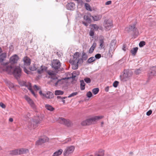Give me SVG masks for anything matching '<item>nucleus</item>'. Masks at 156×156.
Here are the masks:
<instances>
[{"label": "nucleus", "mask_w": 156, "mask_h": 156, "mask_svg": "<svg viewBox=\"0 0 156 156\" xmlns=\"http://www.w3.org/2000/svg\"><path fill=\"white\" fill-rule=\"evenodd\" d=\"M3 69L9 73H13L14 77L17 79L20 78L21 75V69L19 66L14 68L9 63H4Z\"/></svg>", "instance_id": "f257e3e1"}, {"label": "nucleus", "mask_w": 156, "mask_h": 156, "mask_svg": "<svg viewBox=\"0 0 156 156\" xmlns=\"http://www.w3.org/2000/svg\"><path fill=\"white\" fill-rule=\"evenodd\" d=\"M41 120L39 116L35 117L30 120L28 124V128L30 129H34L38 127L41 123Z\"/></svg>", "instance_id": "f03ea898"}, {"label": "nucleus", "mask_w": 156, "mask_h": 156, "mask_svg": "<svg viewBox=\"0 0 156 156\" xmlns=\"http://www.w3.org/2000/svg\"><path fill=\"white\" fill-rule=\"evenodd\" d=\"M103 117V116H95L92 118L87 119L83 121L81 123L82 126H85L89 125L94 123L97 120L101 119Z\"/></svg>", "instance_id": "7ed1b4c3"}, {"label": "nucleus", "mask_w": 156, "mask_h": 156, "mask_svg": "<svg viewBox=\"0 0 156 156\" xmlns=\"http://www.w3.org/2000/svg\"><path fill=\"white\" fill-rule=\"evenodd\" d=\"M133 74V72L131 70L125 69L123 74L120 76L121 80L122 82L126 81L132 76Z\"/></svg>", "instance_id": "20e7f679"}, {"label": "nucleus", "mask_w": 156, "mask_h": 156, "mask_svg": "<svg viewBox=\"0 0 156 156\" xmlns=\"http://www.w3.org/2000/svg\"><path fill=\"white\" fill-rule=\"evenodd\" d=\"M58 122L60 123L64 124L68 127L72 125V122L69 119H66L62 117L59 118Z\"/></svg>", "instance_id": "39448f33"}, {"label": "nucleus", "mask_w": 156, "mask_h": 156, "mask_svg": "<svg viewBox=\"0 0 156 156\" xmlns=\"http://www.w3.org/2000/svg\"><path fill=\"white\" fill-rule=\"evenodd\" d=\"M103 26L106 30H109L113 27L112 21L109 19L105 20L104 22Z\"/></svg>", "instance_id": "423d86ee"}, {"label": "nucleus", "mask_w": 156, "mask_h": 156, "mask_svg": "<svg viewBox=\"0 0 156 156\" xmlns=\"http://www.w3.org/2000/svg\"><path fill=\"white\" fill-rule=\"evenodd\" d=\"M61 66V63L59 60L58 59L54 60L52 62L51 66L52 68L55 70L58 69Z\"/></svg>", "instance_id": "0eeeda50"}, {"label": "nucleus", "mask_w": 156, "mask_h": 156, "mask_svg": "<svg viewBox=\"0 0 156 156\" xmlns=\"http://www.w3.org/2000/svg\"><path fill=\"white\" fill-rule=\"evenodd\" d=\"M74 147L73 146L67 147L64 151L63 154L65 156L68 155L69 154L73 153L74 150Z\"/></svg>", "instance_id": "6e6552de"}, {"label": "nucleus", "mask_w": 156, "mask_h": 156, "mask_svg": "<svg viewBox=\"0 0 156 156\" xmlns=\"http://www.w3.org/2000/svg\"><path fill=\"white\" fill-rule=\"evenodd\" d=\"M49 139L48 137L46 136H44L39 138L36 142V144L37 145H40L42 144L48 142Z\"/></svg>", "instance_id": "1a4fd4ad"}, {"label": "nucleus", "mask_w": 156, "mask_h": 156, "mask_svg": "<svg viewBox=\"0 0 156 156\" xmlns=\"http://www.w3.org/2000/svg\"><path fill=\"white\" fill-rule=\"evenodd\" d=\"M47 73L49 76L48 77L51 79V81L53 82V81L57 79V77L56 76V75L53 71H48L47 72Z\"/></svg>", "instance_id": "9d476101"}, {"label": "nucleus", "mask_w": 156, "mask_h": 156, "mask_svg": "<svg viewBox=\"0 0 156 156\" xmlns=\"http://www.w3.org/2000/svg\"><path fill=\"white\" fill-rule=\"evenodd\" d=\"M75 56L74 57L73 59H70L69 62L72 64H78V56H79V53L78 52H76L74 55Z\"/></svg>", "instance_id": "9b49d317"}, {"label": "nucleus", "mask_w": 156, "mask_h": 156, "mask_svg": "<svg viewBox=\"0 0 156 156\" xmlns=\"http://www.w3.org/2000/svg\"><path fill=\"white\" fill-rule=\"evenodd\" d=\"M24 98L27 100V102L34 109L36 108V106L34 102L27 95H25L24 97Z\"/></svg>", "instance_id": "f8f14e48"}, {"label": "nucleus", "mask_w": 156, "mask_h": 156, "mask_svg": "<svg viewBox=\"0 0 156 156\" xmlns=\"http://www.w3.org/2000/svg\"><path fill=\"white\" fill-rule=\"evenodd\" d=\"M116 41L115 40H113L111 41L110 44V48L109 51V53L114 51L116 47Z\"/></svg>", "instance_id": "ddd939ff"}, {"label": "nucleus", "mask_w": 156, "mask_h": 156, "mask_svg": "<svg viewBox=\"0 0 156 156\" xmlns=\"http://www.w3.org/2000/svg\"><path fill=\"white\" fill-rule=\"evenodd\" d=\"M19 59L18 56L16 55H14L10 58V62L11 64L15 63L17 62Z\"/></svg>", "instance_id": "4468645a"}, {"label": "nucleus", "mask_w": 156, "mask_h": 156, "mask_svg": "<svg viewBox=\"0 0 156 156\" xmlns=\"http://www.w3.org/2000/svg\"><path fill=\"white\" fill-rule=\"evenodd\" d=\"M66 6L68 10H73L75 8V4L73 2H70L68 3Z\"/></svg>", "instance_id": "2eb2a0df"}, {"label": "nucleus", "mask_w": 156, "mask_h": 156, "mask_svg": "<svg viewBox=\"0 0 156 156\" xmlns=\"http://www.w3.org/2000/svg\"><path fill=\"white\" fill-rule=\"evenodd\" d=\"M24 64L26 66H29L30 64V59L28 57H25L23 59Z\"/></svg>", "instance_id": "dca6fc26"}, {"label": "nucleus", "mask_w": 156, "mask_h": 156, "mask_svg": "<svg viewBox=\"0 0 156 156\" xmlns=\"http://www.w3.org/2000/svg\"><path fill=\"white\" fill-rule=\"evenodd\" d=\"M44 97L47 98H52L54 97V94L52 92L48 91L45 94V95H44Z\"/></svg>", "instance_id": "f3484780"}, {"label": "nucleus", "mask_w": 156, "mask_h": 156, "mask_svg": "<svg viewBox=\"0 0 156 156\" xmlns=\"http://www.w3.org/2000/svg\"><path fill=\"white\" fill-rule=\"evenodd\" d=\"M47 69V68L45 66H41L40 69H38L37 70V72L38 73L41 74L43 73Z\"/></svg>", "instance_id": "a211bd4d"}, {"label": "nucleus", "mask_w": 156, "mask_h": 156, "mask_svg": "<svg viewBox=\"0 0 156 156\" xmlns=\"http://www.w3.org/2000/svg\"><path fill=\"white\" fill-rule=\"evenodd\" d=\"M19 154H22L27 153L29 152V150L25 148H21L19 150Z\"/></svg>", "instance_id": "6ab92c4d"}, {"label": "nucleus", "mask_w": 156, "mask_h": 156, "mask_svg": "<svg viewBox=\"0 0 156 156\" xmlns=\"http://www.w3.org/2000/svg\"><path fill=\"white\" fill-rule=\"evenodd\" d=\"M91 17L94 21H97L101 19L102 16L100 15H96L94 16H92Z\"/></svg>", "instance_id": "aec40b11"}, {"label": "nucleus", "mask_w": 156, "mask_h": 156, "mask_svg": "<svg viewBox=\"0 0 156 156\" xmlns=\"http://www.w3.org/2000/svg\"><path fill=\"white\" fill-rule=\"evenodd\" d=\"M62 149H59L55 152L52 156H59L62 154Z\"/></svg>", "instance_id": "412c9836"}, {"label": "nucleus", "mask_w": 156, "mask_h": 156, "mask_svg": "<svg viewBox=\"0 0 156 156\" xmlns=\"http://www.w3.org/2000/svg\"><path fill=\"white\" fill-rule=\"evenodd\" d=\"M6 57V53H3L0 55V62H2Z\"/></svg>", "instance_id": "4be33fe9"}, {"label": "nucleus", "mask_w": 156, "mask_h": 156, "mask_svg": "<svg viewBox=\"0 0 156 156\" xmlns=\"http://www.w3.org/2000/svg\"><path fill=\"white\" fill-rule=\"evenodd\" d=\"M96 45V44L95 43H94L93 44L92 46L91 47L89 50V53H92L94 50Z\"/></svg>", "instance_id": "5701e85b"}, {"label": "nucleus", "mask_w": 156, "mask_h": 156, "mask_svg": "<svg viewBox=\"0 0 156 156\" xmlns=\"http://www.w3.org/2000/svg\"><path fill=\"white\" fill-rule=\"evenodd\" d=\"M45 107L47 109L50 111H53L55 109L54 108L48 104L45 105Z\"/></svg>", "instance_id": "b1692460"}, {"label": "nucleus", "mask_w": 156, "mask_h": 156, "mask_svg": "<svg viewBox=\"0 0 156 156\" xmlns=\"http://www.w3.org/2000/svg\"><path fill=\"white\" fill-rule=\"evenodd\" d=\"M19 151L18 150H15L10 151L9 152V154L12 155H16L19 154Z\"/></svg>", "instance_id": "393cba45"}, {"label": "nucleus", "mask_w": 156, "mask_h": 156, "mask_svg": "<svg viewBox=\"0 0 156 156\" xmlns=\"http://www.w3.org/2000/svg\"><path fill=\"white\" fill-rule=\"evenodd\" d=\"M80 89L81 90H83L85 89V83L83 80H80Z\"/></svg>", "instance_id": "a878e982"}, {"label": "nucleus", "mask_w": 156, "mask_h": 156, "mask_svg": "<svg viewBox=\"0 0 156 156\" xmlns=\"http://www.w3.org/2000/svg\"><path fill=\"white\" fill-rule=\"evenodd\" d=\"M151 75H156V66L153 67L151 69Z\"/></svg>", "instance_id": "bb28decb"}, {"label": "nucleus", "mask_w": 156, "mask_h": 156, "mask_svg": "<svg viewBox=\"0 0 156 156\" xmlns=\"http://www.w3.org/2000/svg\"><path fill=\"white\" fill-rule=\"evenodd\" d=\"M63 79L58 80L55 83V86H57L58 85H60L63 84Z\"/></svg>", "instance_id": "cd10ccee"}, {"label": "nucleus", "mask_w": 156, "mask_h": 156, "mask_svg": "<svg viewBox=\"0 0 156 156\" xmlns=\"http://www.w3.org/2000/svg\"><path fill=\"white\" fill-rule=\"evenodd\" d=\"M104 37H102L99 40L100 46L101 48H102L104 46Z\"/></svg>", "instance_id": "c85d7f7f"}, {"label": "nucleus", "mask_w": 156, "mask_h": 156, "mask_svg": "<svg viewBox=\"0 0 156 156\" xmlns=\"http://www.w3.org/2000/svg\"><path fill=\"white\" fill-rule=\"evenodd\" d=\"M55 93L56 95H62L63 94L64 92L61 90H56L55 91Z\"/></svg>", "instance_id": "c756f323"}, {"label": "nucleus", "mask_w": 156, "mask_h": 156, "mask_svg": "<svg viewBox=\"0 0 156 156\" xmlns=\"http://www.w3.org/2000/svg\"><path fill=\"white\" fill-rule=\"evenodd\" d=\"M138 48L137 47L134 48L133 49H132L131 51V52L132 54L133 55H135L137 51Z\"/></svg>", "instance_id": "7c9ffc66"}, {"label": "nucleus", "mask_w": 156, "mask_h": 156, "mask_svg": "<svg viewBox=\"0 0 156 156\" xmlns=\"http://www.w3.org/2000/svg\"><path fill=\"white\" fill-rule=\"evenodd\" d=\"M92 28H91L92 30H98L99 29L98 26L96 24H93L91 25Z\"/></svg>", "instance_id": "2f4dec72"}, {"label": "nucleus", "mask_w": 156, "mask_h": 156, "mask_svg": "<svg viewBox=\"0 0 156 156\" xmlns=\"http://www.w3.org/2000/svg\"><path fill=\"white\" fill-rule=\"evenodd\" d=\"M23 85L27 87L28 89L29 90L30 89H31V84L29 83H27L25 82H23Z\"/></svg>", "instance_id": "473e14b6"}, {"label": "nucleus", "mask_w": 156, "mask_h": 156, "mask_svg": "<svg viewBox=\"0 0 156 156\" xmlns=\"http://www.w3.org/2000/svg\"><path fill=\"white\" fill-rule=\"evenodd\" d=\"M96 60V58L94 57H92L90 58L87 60L88 63H90Z\"/></svg>", "instance_id": "72a5a7b5"}, {"label": "nucleus", "mask_w": 156, "mask_h": 156, "mask_svg": "<svg viewBox=\"0 0 156 156\" xmlns=\"http://www.w3.org/2000/svg\"><path fill=\"white\" fill-rule=\"evenodd\" d=\"M82 58L83 60H86L87 58V55L83 51L82 53Z\"/></svg>", "instance_id": "f704fd0d"}, {"label": "nucleus", "mask_w": 156, "mask_h": 156, "mask_svg": "<svg viewBox=\"0 0 156 156\" xmlns=\"http://www.w3.org/2000/svg\"><path fill=\"white\" fill-rule=\"evenodd\" d=\"M129 29L133 31L134 32H136V30L135 25L130 26L129 27Z\"/></svg>", "instance_id": "c9c22d12"}, {"label": "nucleus", "mask_w": 156, "mask_h": 156, "mask_svg": "<svg viewBox=\"0 0 156 156\" xmlns=\"http://www.w3.org/2000/svg\"><path fill=\"white\" fill-rule=\"evenodd\" d=\"M85 6L87 10L89 11H91V7L90 5L87 3L85 4Z\"/></svg>", "instance_id": "e433bc0d"}, {"label": "nucleus", "mask_w": 156, "mask_h": 156, "mask_svg": "<svg viewBox=\"0 0 156 156\" xmlns=\"http://www.w3.org/2000/svg\"><path fill=\"white\" fill-rule=\"evenodd\" d=\"M30 70L32 71H34L37 69V67L35 65H33V66H31L30 67Z\"/></svg>", "instance_id": "4c0bfd02"}, {"label": "nucleus", "mask_w": 156, "mask_h": 156, "mask_svg": "<svg viewBox=\"0 0 156 156\" xmlns=\"http://www.w3.org/2000/svg\"><path fill=\"white\" fill-rule=\"evenodd\" d=\"M99 89L98 88H96L92 90V92L94 94H96L98 93L99 92Z\"/></svg>", "instance_id": "58836bf2"}, {"label": "nucleus", "mask_w": 156, "mask_h": 156, "mask_svg": "<svg viewBox=\"0 0 156 156\" xmlns=\"http://www.w3.org/2000/svg\"><path fill=\"white\" fill-rule=\"evenodd\" d=\"M84 19L88 22L89 23L90 22L91 20L87 16L85 15L83 17Z\"/></svg>", "instance_id": "ea45409f"}, {"label": "nucleus", "mask_w": 156, "mask_h": 156, "mask_svg": "<svg viewBox=\"0 0 156 156\" xmlns=\"http://www.w3.org/2000/svg\"><path fill=\"white\" fill-rule=\"evenodd\" d=\"M141 72V70L140 68L136 69L134 71V73L136 74H139Z\"/></svg>", "instance_id": "a19ab883"}, {"label": "nucleus", "mask_w": 156, "mask_h": 156, "mask_svg": "<svg viewBox=\"0 0 156 156\" xmlns=\"http://www.w3.org/2000/svg\"><path fill=\"white\" fill-rule=\"evenodd\" d=\"M73 66L72 68L73 69L76 70L78 69V64H72Z\"/></svg>", "instance_id": "79ce46f5"}, {"label": "nucleus", "mask_w": 156, "mask_h": 156, "mask_svg": "<svg viewBox=\"0 0 156 156\" xmlns=\"http://www.w3.org/2000/svg\"><path fill=\"white\" fill-rule=\"evenodd\" d=\"M84 80L87 83H90L91 81L90 78L88 77H86L84 78Z\"/></svg>", "instance_id": "37998d69"}, {"label": "nucleus", "mask_w": 156, "mask_h": 156, "mask_svg": "<svg viewBox=\"0 0 156 156\" xmlns=\"http://www.w3.org/2000/svg\"><path fill=\"white\" fill-rule=\"evenodd\" d=\"M78 94V93L77 92H73L70 94L69 96H68V98H70L71 97H73L77 95Z\"/></svg>", "instance_id": "c03bdc74"}, {"label": "nucleus", "mask_w": 156, "mask_h": 156, "mask_svg": "<svg viewBox=\"0 0 156 156\" xmlns=\"http://www.w3.org/2000/svg\"><path fill=\"white\" fill-rule=\"evenodd\" d=\"M145 44V42L144 41H140L139 44V46L140 47H143Z\"/></svg>", "instance_id": "a18cd8bd"}, {"label": "nucleus", "mask_w": 156, "mask_h": 156, "mask_svg": "<svg viewBox=\"0 0 156 156\" xmlns=\"http://www.w3.org/2000/svg\"><path fill=\"white\" fill-rule=\"evenodd\" d=\"M119 82L117 81H115L113 83V85L115 87H116L118 86Z\"/></svg>", "instance_id": "49530a36"}, {"label": "nucleus", "mask_w": 156, "mask_h": 156, "mask_svg": "<svg viewBox=\"0 0 156 156\" xmlns=\"http://www.w3.org/2000/svg\"><path fill=\"white\" fill-rule=\"evenodd\" d=\"M92 95V94L90 91L88 92L87 94V96L89 98H90L91 97Z\"/></svg>", "instance_id": "de8ad7c7"}, {"label": "nucleus", "mask_w": 156, "mask_h": 156, "mask_svg": "<svg viewBox=\"0 0 156 156\" xmlns=\"http://www.w3.org/2000/svg\"><path fill=\"white\" fill-rule=\"evenodd\" d=\"M94 31L93 30L91 29L89 32V35L91 37L94 36Z\"/></svg>", "instance_id": "09e8293b"}, {"label": "nucleus", "mask_w": 156, "mask_h": 156, "mask_svg": "<svg viewBox=\"0 0 156 156\" xmlns=\"http://www.w3.org/2000/svg\"><path fill=\"white\" fill-rule=\"evenodd\" d=\"M101 57V55L100 54H96L95 56V58H96V59H99Z\"/></svg>", "instance_id": "8fccbe9b"}, {"label": "nucleus", "mask_w": 156, "mask_h": 156, "mask_svg": "<svg viewBox=\"0 0 156 156\" xmlns=\"http://www.w3.org/2000/svg\"><path fill=\"white\" fill-rule=\"evenodd\" d=\"M78 63H81L83 62V60L82 58H79V56H78Z\"/></svg>", "instance_id": "3c124183"}, {"label": "nucleus", "mask_w": 156, "mask_h": 156, "mask_svg": "<svg viewBox=\"0 0 156 156\" xmlns=\"http://www.w3.org/2000/svg\"><path fill=\"white\" fill-rule=\"evenodd\" d=\"M0 106L3 108H5L6 107L5 105L2 102L0 103Z\"/></svg>", "instance_id": "603ef678"}, {"label": "nucleus", "mask_w": 156, "mask_h": 156, "mask_svg": "<svg viewBox=\"0 0 156 156\" xmlns=\"http://www.w3.org/2000/svg\"><path fill=\"white\" fill-rule=\"evenodd\" d=\"M29 90H30L31 93H32V94L34 95V96L35 97H36V95L34 91L33 90L31 89H30Z\"/></svg>", "instance_id": "864d4df0"}, {"label": "nucleus", "mask_w": 156, "mask_h": 156, "mask_svg": "<svg viewBox=\"0 0 156 156\" xmlns=\"http://www.w3.org/2000/svg\"><path fill=\"white\" fill-rule=\"evenodd\" d=\"M152 113V111L151 110H150L149 111H148L146 113V115L148 116H149Z\"/></svg>", "instance_id": "5fc2aeb1"}, {"label": "nucleus", "mask_w": 156, "mask_h": 156, "mask_svg": "<svg viewBox=\"0 0 156 156\" xmlns=\"http://www.w3.org/2000/svg\"><path fill=\"white\" fill-rule=\"evenodd\" d=\"M73 74H75V75H78L80 74V72L79 71H74L73 72Z\"/></svg>", "instance_id": "6e6d98bb"}, {"label": "nucleus", "mask_w": 156, "mask_h": 156, "mask_svg": "<svg viewBox=\"0 0 156 156\" xmlns=\"http://www.w3.org/2000/svg\"><path fill=\"white\" fill-rule=\"evenodd\" d=\"M34 89H36L37 90H38L40 89L39 87L37 86L36 85H35L34 86Z\"/></svg>", "instance_id": "4d7b16f0"}, {"label": "nucleus", "mask_w": 156, "mask_h": 156, "mask_svg": "<svg viewBox=\"0 0 156 156\" xmlns=\"http://www.w3.org/2000/svg\"><path fill=\"white\" fill-rule=\"evenodd\" d=\"M99 152L100 153H101V156H103L104 155V151L103 150H100L99 151Z\"/></svg>", "instance_id": "13d9d810"}, {"label": "nucleus", "mask_w": 156, "mask_h": 156, "mask_svg": "<svg viewBox=\"0 0 156 156\" xmlns=\"http://www.w3.org/2000/svg\"><path fill=\"white\" fill-rule=\"evenodd\" d=\"M24 71L27 74H28L29 73V71H28L26 68H24L23 69Z\"/></svg>", "instance_id": "bf43d9fd"}, {"label": "nucleus", "mask_w": 156, "mask_h": 156, "mask_svg": "<svg viewBox=\"0 0 156 156\" xmlns=\"http://www.w3.org/2000/svg\"><path fill=\"white\" fill-rule=\"evenodd\" d=\"M111 3H112V2L111 1H108L105 3V5H110L111 4Z\"/></svg>", "instance_id": "052dcab7"}, {"label": "nucleus", "mask_w": 156, "mask_h": 156, "mask_svg": "<svg viewBox=\"0 0 156 156\" xmlns=\"http://www.w3.org/2000/svg\"><path fill=\"white\" fill-rule=\"evenodd\" d=\"M39 93L41 95L43 96L44 97V95H45V94L42 93V91H40Z\"/></svg>", "instance_id": "680f3d73"}, {"label": "nucleus", "mask_w": 156, "mask_h": 156, "mask_svg": "<svg viewBox=\"0 0 156 156\" xmlns=\"http://www.w3.org/2000/svg\"><path fill=\"white\" fill-rule=\"evenodd\" d=\"M82 22V23L83 24H84L85 26H86L87 27V26H88V23H87L86 22L84 21H83Z\"/></svg>", "instance_id": "e2e57ef3"}, {"label": "nucleus", "mask_w": 156, "mask_h": 156, "mask_svg": "<svg viewBox=\"0 0 156 156\" xmlns=\"http://www.w3.org/2000/svg\"><path fill=\"white\" fill-rule=\"evenodd\" d=\"M109 87L108 86L107 87L105 88V91L106 92H108L109 91Z\"/></svg>", "instance_id": "0e129e2a"}, {"label": "nucleus", "mask_w": 156, "mask_h": 156, "mask_svg": "<svg viewBox=\"0 0 156 156\" xmlns=\"http://www.w3.org/2000/svg\"><path fill=\"white\" fill-rule=\"evenodd\" d=\"M71 140V139L70 138H69V139H68L67 140H66V141L65 142V143H67V142H69V141H70Z\"/></svg>", "instance_id": "69168bd1"}, {"label": "nucleus", "mask_w": 156, "mask_h": 156, "mask_svg": "<svg viewBox=\"0 0 156 156\" xmlns=\"http://www.w3.org/2000/svg\"><path fill=\"white\" fill-rule=\"evenodd\" d=\"M72 77L73 78H74L76 77V75H75V74H73V73L72 74Z\"/></svg>", "instance_id": "338daca9"}, {"label": "nucleus", "mask_w": 156, "mask_h": 156, "mask_svg": "<svg viewBox=\"0 0 156 156\" xmlns=\"http://www.w3.org/2000/svg\"><path fill=\"white\" fill-rule=\"evenodd\" d=\"M9 122H12L13 121V119L12 118H10L9 119Z\"/></svg>", "instance_id": "774afa93"}]
</instances>
